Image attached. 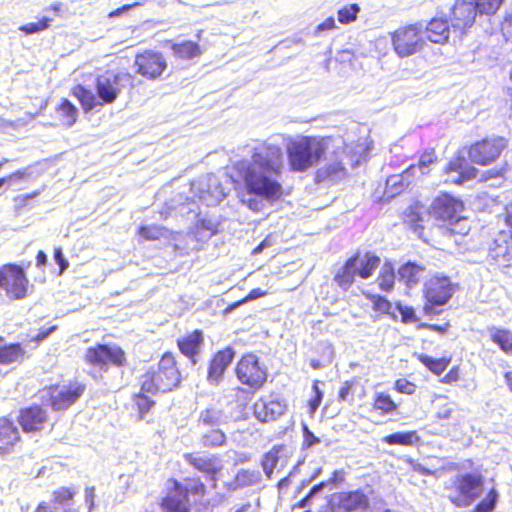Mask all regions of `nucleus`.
Masks as SVG:
<instances>
[{
    "label": "nucleus",
    "mask_w": 512,
    "mask_h": 512,
    "mask_svg": "<svg viewBox=\"0 0 512 512\" xmlns=\"http://www.w3.org/2000/svg\"><path fill=\"white\" fill-rule=\"evenodd\" d=\"M478 11L472 0H457L452 8V27L454 30H464L475 22Z\"/></svg>",
    "instance_id": "21"
},
{
    "label": "nucleus",
    "mask_w": 512,
    "mask_h": 512,
    "mask_svg": "<svg viewBox=\"0 0 512 512\" xmlns=\"http://www.w3.org/2000/svg\"><path fill=\"white\" fill-rule=\"evenodd\" d=\"M273 241L270 237H266L257 247L253 249L252 254L258 255L264 251V249L272 246Z\"/></svg>",
    "instance_id": "64"
},
{
    "label": "nucleus",
    "mask_w": 512,
    "mask_h": 512,
    "mask_svg": "<svg viewBox=\"0 0 512 512\" xmlns=\"http://www.w3.org/2000/svg\"><path fill=\"white\" fill-rule=\"evenodd\" d=\"M360 7L358 4H350L338 10V21L342 24H348L356 20Z\"/></svg>",
    "instance_id": "48"
},
{
    "label": "nucleus",
    "mask_w": 512,
    "mask_h": 512,
    "mask_svg": "<svg viewBox=\"0 0 512 512\" xmlns=\"http://www.w3.org/2000/svg\"><path fill=\"white\" fill-rule=\"evenodd\" d=\"M281 452H283L282 447H273L264 455L262 459V467L268 478L271 477L273 470L277 467Z\"/></svg>",
    "instance_id": "42"
},
{
    "label": "nucleus",
    "mask_w": 512,
    "mask_h": 512,
    "mask_svg": "<svg viewBox=\"0 0 512 512\" xmlns=\"http://www.w3.org/2000/svg\"><path fill=\"white\" fill-rule=\"evenodd\" d=\"M261 479V475L258 471H250V470H240L230 485L233 486V489H237L240 487H248L257 484Z\"/></svg>",
    "instance_id": "41"
},
{
    "label": "nucleus",
    "mask_w": 512,
    "mask_h": 512,
    "mask_svg": "<svg viewBox=\"0 0 512 512\" xmlns=\"http://www.w3.org/2000/svg\"><path fill=\"white\" fill-rule=\"evenodd\" d=\"M85 385L75 383L67 388L51 394V405L54 410H64L75 403L83 394Z\"/></svg>",
    "instance_id": "23"
},
{
    "label": "nucleus",
    "mask_w": 512,
    "mask_h": 512,
    "mask_svg": "<svg viewBox=\"0 0 512 512\" xmlns=\"http://www.w3.org/2000/svg\"><path fill=\"white\" fill-rule=\"evenodd\" d=\"M134 402L139 410V417L142 419L144 415L151 409L154 405V401L151 400L148 396H145L142 393L135 395Z\"/></svg>",
    "instance_id": "53"
},
{
    "label": "nucleus",
    "mask_w": 512,
    "mask_h": 512,
    "mask_svg": "<svg viewBox=\"0 0 512 512\" xmlns=\"http://www.w3.org/2000/svg\"><path fill=\"white\" fill-rule=\"evenodd\" d=\"M235 374L241 384L252 390H259L267 380V369L260 363L257 355L245 354L238 361Z\"/></svg>",
    "instance_id": "10"
},
{
    "label": "nucleus",
    "mask_w": 512,
    "mask_h": 512,
    "mask_svg": "<svg viewBox=\"0 0 512 512\" xmlns=\"http://www.w3.org/2000/svg\"><path fill=\"white\" fill-rule=\"evenodd\" d=\"M172 50L181 59H192L201 53L199 45L192 41L175 43L172 46Z\"/></svg>",
    "instance_id": "39"
},
{
    "label": "nucleus",
    "mask_w": 512,
    "mask_h": 512,
    "mask_svg": "<svg viewBox=\"0 0 512 512\" xmlns=\"http://www.w3.org/2000/svg\"><path fill=\"white\" fill-rule=\"evenodd\" d=\"M437 160L434 150L425 151L420 159L418 165H410L409 167H415L416 171L420 173V175H426L429 173V166L434 164Z\"/></svg>",
    "instance_id": "46"
},
{
    "label": "nucleus",
    "mask_w": 512,
    "mask_h": 512,
    "mask_svg": "<svg viewBox=\"0 0 512 512\" xmlns=\"http://www.w3.org/2000/svg\"><path fill=\"white\" fill-rule=\"evenodd\" d=\"M425 267L414 262H408L398 269V277L406 287H415L424 277Z\"/></svg>",
    "instance_id": "30"
},
{
    "label": "nucleus",
    "mask_w": 512,
    "mask_h": 512,
    "mask_svg": "<svg viewBox=\"0 0 512 512\" xmlns=\"http://www.w3.org/2000/svg\"><path fill=\"white\" fill-rule=\"evenodd\" d=\"M32 175L31 167H25L23 169H19L6 177L0 178V188L8 183L15 184L24 180H27Z\"/></svg>",
    "instance_id": "47"
},
{
    "label": "nucleus",
    "mask_w": 512,
    "mask_h": 512,
    "mask_svg": "<svg viewBox=\"0 0 512 512\" xmlns=\"http://www.w3.org/2000/svg\"><path fill=\"white\" fill-rule=\"evenodd\" d=\"M185 461L199 472L206 475L207 479L216 483V475L222 469L221 460L216 455H201L199 453L184 454Z\"/></svg>",
    "instance_id": "18"
},
{
    "label": "nucleus",
    "mask_w": 512,
    "mask_h": 512,
    "mask_svg": "<svg viewBox=\"0 0 512 512\" xmlns=\"http://www.w3.org/2000/svg\"><path fill=\"white\" fill-rule=\"evenodd\" d=\"M463 208L461 200L449 194H442L433 201L432 214L439 220L453 224L460 220Z\"/></svg>",
    "instance_id": "15"
},
{
    "label": "nucleus",
    "mask_w": 512,
    "mask_h": 512,
    "mask_svg": "<svg viewBox=\"0 0 512 512\" xmlns=\"http://www.w3.org/2000/svg\"><path fill=\"white\" fill-rule=\"evenodd\" d=\"M480 15H492L501 6L503 0H472Z\"/></svg>",
    "instance_id": "45"
},
{
    "label": "nucleus",
    "mask_w": 512,
    "mask_h": 512,
    "mask_svg": "<svg viewBox=\"0 0 512 512\" xmlns=\"http://www.w3.org/2000/svg\"><path fill=\"white\" fill-rule=\"evenodd\" d=\"M382 441L389 445L413 446L420 441L416 431L396 432L385 436Z\"/></svg>",
    "instance_id": "35"
},
{
    "label": "nucleus",
    "mask_w": 512,
    "mask_h": 512,
    "mask_svg": "<svg viewBox=\"0 0 512 512\" xmlns=\"http://www.w3.org/2000/svg\"><path fill=\"white\" fill-rule=\"evenodd\" d=\"M395 53L401 57H408L421 51L426 44L421 23L398 28L391 36Z\"/></svg>",
    "instance_id": "7"
},
{
    "label": "nucleus",
    "mask_w": 512,
    "mask_h": 512,
    "mask_svg": "<svg viewBox=\"0 0 512 512\" xmlns=\"http://www.w3.org/2000/svg\"><path fill=\"white\" fill-rule=\"evenodd\" d=\"M203 343V335L199 330L194 331L186 338L178 341L180 351L190 359L192 363L196 364L195 356L199 353L200 347Z\"/></svg>",
    "instance_id": "31"
},
{
    "label": "nucleus",
    "mask_w": 512,
    "mask_h": 512,
    "mask_svg": "<svg viewBox=\"0 0 512 512\" xmlns=\"http://www.w3.org/2000/svg\"><path fill=\"white\" fill-rule=\"evenodd\" d=\"M168 484V493L162 500V507L167 512H189L186 490L176 480H169Z\"/></svg>",
    "instance_id": "20"
},
{
    "label": "nucleus",
    "mask_w": 512,
    "mask_h": 512,
    "mask_svg": "<svg viewBox=\"0 0 512 512\" xmlns=\"http://www.w3.org/2000/svg\"><path fill=\"white\" fill-rule=\"evenodd\" d=\"M397 309L401 314L402 321L404 323H411L417 321V317L415 311L412 307L403 306L401 304L397 305Z\"/></svg>",
    "instance_id": "57"
},
{
    "label": "nucleus",
    "mask_w": 512,
    "mask_h": 512,
    "mask_svg": "<svg viewBox=\"0 0 512 512\" xmlns=\"http://www.w3.org/2000/svg\"><path fill=\"white\" fill-rule=\"evenodd\" d=\"M85 360L90 366L89 374L100 380L109 364L121 367L126 362L125 352L117 345L98 344L86 350Z\"/></svg>",
    "instance_id": "6"
},
{
    "label": "nucleus",
    "mask_w": 512,
    "mask_h": 512,
    "mask_svg": "<svg viewBox=\"0 0 512 512\" xmlns=\"http://www.w3.org/2000/svg\"><path fill=\"white\" fill-rule=\"evenodd\" d=\"M395 388L400 393L413 394L415 392V385L406 379H398L395 382Z\"/></svg>",
    "instance_id": "59"
},
{
    "label": "nucleus",
    "mask_w": 512,
    "mask_h": 512,
    "mask_svg": "<svg viewBox=\"0 0 512 512\" xmlns=\"http://www.w3.org/2000/svg\"><path fill=\"white\" fill-rule=\"evenodd\" d=\"M502 34L507 41L512 42V11L505 17L501 26Z\"/></svg>",
    "instance_id": "60"
},
{
    "label": "nucleus",
    "mask_w": 512,
    "mask_h": 512,
    "mask_svg": "<svg viewBox=\"0 0 512 512\" xmlns=\"http://www.w3.org/2000/svg\"><path fill=\"white\" fill-rule=\"evenodd\" d=\"M450 34V28L448 21L444 18L435 17L429 21V23L423 27V35L425 40L436 43L444 44L448 41Z\"/></svg>",
    "instance_id": "27"
},
{
    "label": "nucleus",
    "mask_w": 512,
    "mask_h": 512,
    "mask_svg": "<svg viewBox=\"0 0 512 512\" xmlns=\"http://www.w3.org/2000/svg\"><path fill=\"white\" fill-rule=\"evenodd\" d=\"M200 444L205 448H218L226 444V434L221 427L196 428Z\"/></svg>",
    "instance_id": "29"
},
{
    "label": "nucleus",
    "mask_w": 512,
    "mask_h": 512,
    "mask_svg": "<svg viewBox=\"0 0 512 512\" xmlns=\"http://www.w3.org/2000/svg\"><path fill=\"white\" fill-rule=\"evenodd\" d=\"M191 189L198 194L199 199L207 206H213L222 201L226 193L215 175L209 174L192 182Z\"/></svg>",
    "instance_id": "14"
},
{
    "label": "nucleus",
    "mask_w": 512,
    "mask_h": 512,
    "mask_svg": "<svg viewBox=\"0 0 512 512\" xmlns=\"http://www.w3.org/2000/svg\"><path fill=\"white\" fill-rule=\"evenodd\" d=\"M498 500V493L491 489L487 496L476 506V512H492Z\"/></svg>",
    "instance_id": "52"
},
{
    "label": "nucleus",
    "mask_w": 512,
    "mask_h": 512,
    "mask_svg": "<svg viewBox=\"0 0 512 512\" xmlns=\"http://www.w3.org/2000/svg\"><path fill=\"white\" fill-rule=\"evenodd\" d=\"M336 28V24H335V20L333 17H328L327 19H325L322 23H320L317 27H316V34L317 33H320V32H323V31H327V30H332V29H335Z\"/></svg>",
    "instance_id": "63"
},
{
    "label": "nucleus",
    "mask_w": 512,
    "mask_h": 512,
    "mask_svg": "<svg viewBox=\"0 0 512 512\" xmlns=\"http://www.w3.org/2000/svg\"><path fill=\"white\" fill-rule=\"evenodd\" d=\"M20 439V433L14 421L7 417L0 418V442L13 445Z\"/></svg>",
    "instance_id": "34"
},
{
    "label": "nucleus",
    "mask_w": 512,
    "mask_h": 512,
    "mask_svg": "<svg viewBox=\"0 0 512 512\" xmlns=\"http://www.w3.org/2000/svg\"><path fill=\"white\" fill-rule=\"evenodd\" d=\"M56 111L62 125L71 127L75 124L78 117V109L68 99H63Z\"/></svg>",
    "instance_id": "36"
},
{
    "label": "nucleus",
    "mask_w": 512,
    "mask_h": 512,
    "mask_svg": "<svg viewBox=\"0 0 512 512\" xmlns=\"http://www.w3.org/2000/svg\"><path fill=\"white\" fill-rule=\"evenodd\" d=\"M46 420V411L39 406H32L22 410L18 417V422L24 432L41 430Z\"/></svg>",
    "instance_id": "26"
},
{
    "label": "nucleus",
    "mask_w": 512,
    "mask_h": 512,
    "mask_svg": "<svg viewBox=\"0 0 512 512\" xmlns=\"http://www.w3.org/2000/svg\"><path fill=\"white\" fill-rule=\"evenodd\" d=\"M28 280L23 269L16 264H7L0 268V288L14 299L26 296Z\"/></svg>",
    "instance_id": "13"
},
{
    "label": "nucleus",
    "mask_w": 512,
    "mask_h": 512,
    "mask_svg": "<svg viewBox=\"0 0 512 512\" xmlns=\"http://www.w3.org/2000/svg\"><path fill=\"white\" fill-rule=\"evenodd\" d=\"M508 140L501 136H493L478 141L470 146L468 156L472 163L489 165L496 161L507 148Z\"/></svg>",
    "instance_id": "11"
},
{
    "label": "nucleus",
    "mask_w": 512,
    "mask_h": 512,
    "mask_svg": "<svg viewBox=\"0 0 512 512\" xmlns=\"http://www.w3.org/2000/svg\"><path fill=\"white\" fill-rule=\"evenodd\" d=\"M328 142L324 138L303 136L287 145L289 165L294 172H305L317 165L325 155Z\"/></svg>",
    "instance_id": "2"
},
{
    "label": "nucleus",
    "mask_w": 512,
    "mask_h": 512,
    "mask_svg": "<svg viewBox=\"0 0 512 512\" xmlns=\"http://www.w3.org/2000/svg\"><path fill=\"white\" fill-rule=\"evenodd\" d=\"M180 379L174 357L166 353L156 369L151 368L142 376L141 391L151 394L169 392L179 385Z\"/></svg>",
    "instance_id": "4"
},
{
    "label": "nucleus",
    "mask_w": 512,
    "mask_h": 512,
    "mask_svg": "<svg viewBox=\"0 0 512 512\" xmlns=\"http://www.w3.org/2000/svg\"><path fill=\"white\" fill-rule=\"evenodd\" d=\"M234 169L248 194L265 200H277L282 196L284 156L279 145L270 140L263 142L253 148L251 159L236 162Z\"/></svg>",
    "instance_id": "1"
},
{
    "label": "nucleus",
    "mask_w": 512,
    "mask_h": 512,
    "mask_svg": "<svg viewBox=\"0 0 512 512\" xmlns=\"http://www.w3.org/2000/svg\"><path fill=\"white\" fill-rule=\"evenodd\" d=\"M331 503L337 504L340 512H363L367 509L369 501L363 492L353 491L332 495Z\"/></svg>",
    "instance_id": "19"
},
{
    "label": "nucleus",
    "mask_w": 512,
    "mask_h": 512,
    "mask_svg": "<svg viewBox=\"0 0 512 512\" xmlns=\"http://www.w3.org/2000/svg\"><path fill=\"white\" fill-rule=\"evenodd\" d=\"M229 417L218 407H208L198 414L196 428L221 427L228 422Z\"/></svg>",
    "instance_id": "28"
},
{
    "label": "nucleus",
    "mask_w": 512,
    "mask_h": 512,
    "mask_svg": "<svg viewBox=\"0 0 512 512\" xmlns=\"http://www.w3.org/2000/svg\"><path fill=\"white\" fill-rule=\"evenodd\" d=\"M395 272L390 262H385L377 278L379 288L384 292H390L394 287Z\"/></svg>",
    "instance_id": "40"
},
{
    "label": "nucleus",
    "mask_w": 512,
    "mask_h": 512,
    "mask_svg": "<svg viewBox=\"0 0 512 512\" xmlns=\"http://www.w3.org/2000/svg\"><path fill=\"white\" fill-rule=\"evenodd\" d=\"M54 260L59 265V268H60L59 274H62L69 266V263L65 259L61 248H56L54 250Z\"/></svg>",
    "instance_id": "61"
},
{
    "label": "nucleus",
    "mask_w": 512,
    "mask_h": 512,
    "mask_svg": "<svg viewBox=\"0 0 512 512\" xmlns=\"http://www.w3.org/2000/svg\"><path fill=\"white\" fill-rule=\"evenodd\" d=\"M491 340L506 354L512 353V331L498 327L488 328Z\"/></svg>",
    "instance_id": "33"
},
{
    "label": "nucleus",
    "mask_w": 512,
    "mask_h": 512,
    "mask_svg": "<svg viewBox=\"0 0 512 512\" xmlns=\"http://www.w3.org/2000/svg\"><path fill=\"white\" fill-rule=\"evenodd\" d=\"M137 71L149 79L158 78L167 67L164 56L159 52L146 51L137 55L135 60Z\"/></svg>",
    "instance_id": "16"
},
{
    "label": "nucleus",
    "mask_w": 512,
    "mask_h": 512,
    "mask_svg": "<svg viewBox=\"0 0 512 512\" xmlns=\"http://www.w3.org/2000/svg\"><path fill=\"white\" fill-rule=\"evenodd\" d=\"M457 289L458 284L452 282L448 276L442 273L431 276L424 284V312L428 315L439 314V308L450 301Z\"/></svg>",
    "instance_id": "5"
},
{
    "label": "nucleus",
    "mask_w": 512,
    "mask_h": 512,
    "mask_svg": "<svg viewBox=\"0 0 512 512\" xmlns=\"http://www.w3.org/2000/svg\"><path fill=\"white\" fill-rule=\"evenodd\" d=\"M347 175V170L341 160L335 159L325 163L320 167L315 176L317 183L333 185L343 180Z\"/></svg>",
    "instance_id": "24"
},
{
    "label": "nucleus",
    "mask_w": 512,
    "mask_h": 512,
    "mask_svg": "<svg viewBox=\"0 0 512 512\" xmlns=\"http://www.w3.org/2000/svg\"><path fill=\"white\" fill-rule=\"evenodd\" d=\"M338 472L335 471L333 473V477H331L330 479H328L327 481H322L316 485H314L308 492V496L311 498V499H314L315 497H317L319 494H321L325 488H330L332 489V486L333 484L336 482V476H337Z\"/></svg>",
    "instance_id": "54"
},
{
    "label": "nucleus",
    "mask_w": 512,
    "mask_h": 512,
    "mask_svg": "<svg viewBox=\"0 0 512 512\" xmlns=\"http://www.w3.org/2000/svg\"><path fill=\"white\" fill-rule=\"evenodd\" d=\"M419 360L421 361V363H423L429 370H431L433 373L437 374V375H440L441 373H443L448 364H449V360H446L444 358L442 359H434L428 355H420L419 356Z\"/></svg>",
    "instance_id": "44"
},
{
    "label": "nucleus",
    "mask_w": 512,
    "mask_h": 512,
    "mask_svg": "<svg viewBox=\"0 0 512 512\" xmlns=\"http://www.w3.org/2000/svg\"><path fill=\"white\" fill-rule=\"evenodd\" d=\"M422 212L420 211V208L410 207L406 212L404 216V223L408 225L415 233L420 234V231L423 229L422 222H423V216Z\"/></svg>",
    "instance_id": "43"
},
{
    "label": "nucleus",
    "mask_w": 512,
    "mask_h": 512,
    "mask_svg": "<svg viewBox=\"0 0 512 512\" xmlns=\"http://www.w3.org/2000/svg\"><path fill=\"white\" fill-rule=\"evenodd\" d=\"M416 171L415 167H408L401 174L391 175L386 180V189L391 196L401 193L405 188L403 178L409 177L410 173Z\"/></svg>",
    "instance_id": "37"
},
{
    "label": "nucleus",
    "mask_w": 512,
    "mask_h": 512,
    "mask_svg": "<svg viewBox=\"0 0 512 512\" xmlns=\"http://www.w3.org/2000/svg\"><path fill=\"white\" fill-rule=\"evenodd\" d=\"M132 85V76L126 72L108 70L96 79V94L101 105L113 103L123 88Z\"/></svg>",
    "instance_id": "9"
},
{
    "label": "nucleus",
    "mask_w": 512,
    "mask_h": 512,
    "mask_svg": "<svg viewBox=\"0 0 512 512\" xmlns=\"http://www.w3.org/2000/svg\"><path fill=\"white\" fill-rule=\"evenodd\" d=\"M374 408L381 410L383 413H390L397 408V405L389 395L379 393L375 398Z\"/></svg>",
    "instance_id": "49"
},
{
    "label": "nucleus",
    "mask_w": 512,
    "mask_h": 512,
    "mask_svg": "<svg viewBox=\"0 0 512 512\" xmlns=\"http://www.w3.org/2000/svg\"><path fill=\"white\" fill-rule=\"evenodd\" d=\"M380 265V258L370 252L355 253L344 264L339 266L333 276V282L343 291H348L353 285L355 277L370 278Z\"/></svg>",
    "instance_id": "3"
},
{
    "label": "nucleus",
    "mask_w": 512,
    "mask_h": 512,
    "mask_svg": "<svg viewBox=\"0 0 512 512\" xmlns=\"http://www.w3.org/2000/svg\"><path fill=\"white\" fill-rule=\"evenodd\" d=\"M235 351L232 347H226L214 354L210 360L207 381L209 384L217 386L224 378L225 371L232 363Z\"/></svg>",
    "instance_id": "17"
},
{
    "label": "nucleus",
    "mask_w": 512,
    "mask_h": 512,
    "mask_svg": "<svg viewBox=\"0 0 512 512\" xmlns=\"http://www.w3.org/2000/svg\"><path fill=\"white\" fill-rule=\"evenodd\" d=\"M303 446L306 448L313 447L316 444L320 443V439L314 435L312 431L309 430L306 424H303Z\"/></svg>",
    "instance_id": "58"
},
{
    "label": "nucleus",
    "mask_w": 512,
    "mask_h": 512,
    "mask_svg": "<svg viewBox=\"0 0 512 512\" xmlns=\"http://www.w3.org/2000/svg\"><path fill=\"white\" fill-rule=\"evenodd\" d=\"M167 230L160 226H142L139 228V235L146 240H156L165 237Z\"/></svg>",
    "instance_id": "50"
},
{
    "label": "nucleus",
    "mask_w": 512,
    "mask_h": 512,
    "mask_svg": "<svg viewBox=\"0 0 512 512\" xmlns=\"http://www.w3.org/2000/svg\"><path fill=\"white\" fill-rule=\"evenodd\" d=\"M447 172L458 173L456 178L451 179L452 182L457 184H461L464 181L472 178H479V180L483 182L493 181L491 185L498 186L504 179L506 165H503L500 168H492L479 173L476 168L468 165L464 157H458L449 163Z\"/></svg>",
    "instance_id": "8"
},
{
    "label": "nucleus",
    "mask_w": 512,
    "mask_h": 512,
    "mask_svg": "<svg viewBox=\"0 0 512 512\" xmlns=\"http://www.w3.org/2000/svg\"><path fill=\"white\" fill-rule=\"evenodd\" d=\"M255 417L261 422H269L276 420L284 414L286 405L279 400L265 401L259 399L253 406Z\"/></svg>",
    "instance_id": "25"
},
{
    "label": "nucleus",
    "mask_w": 512,
    "mask_h": 512,
    "mask_svg": "<svg viewBox=\"0 0 512 512\" xmlns=\"http://www.w3.org/2000/svg\"><path fill=\"white\" fill-rule=\"evenodd\" d=\"M483 486L480 475L467 473L458 477L456 492L449 495V500L457 507L471 505L481 494Z\"/></svg>",
    "instance_id": "12"
},
{
    "label": "nucleus",
    "mask_w": 512,
    "mask_h": 512,
    "mask_svg": "<svg viewBox=\"0 0 512 512\" xmlns=\"http://www.w3.org/2000/svg\"><path fill=\"white\" fill-rule=\"evenodd\" d=\"M53 21L52 17L44 16L38 22H31L20 27V30L26 34H34L47 29L50 22Z\"/></svg>",
    "instance_id": "51"
},
{
    "label": "nucleus",
    "mask_w": 512,
    "mask_h": 512,
    "mask_svg": "<svg viewBox=\"0 0 512 512\" xmlns=\"http://www.w3.org/2000/svg\"><path fill=\"white\" fill-rule=\"evenodd\" d=\"M186 490V494L191 492L194 495H203L205 492V485L199 479H189L187 484L183 487Z\"/></svg>",
    "instance_id": "56"
},
{
    "label": "nucleus",
    "mask_w": 512,
    "mask_h": 512,
    "mask_svg": "<svg viewBox=\"0 0 512 512\" xmlns=\"http://www.w3.org/2000/svg\"><path fill=\"white\" fill-rule=\"evenodd\" d=\"M73 94L78 98L80 101L82 108L85 111H90L94 109L97 105H101L99 102H101L97 94L95 95L92 91L86 89L85 87L79 85L77 86Z\"/></svg>",
    "instance_id": "38"
},
{
    "label": "nucleus",
    "mask_w": 512,
    "mask_h": 512,
    "mask_svg": "<svg viewBox=\"0 0 512 512\" xmlns=\"http://www.w3.org/2000/svg\"><path fill=\"white\" fill-rule=\"evenodd\" d=\"M370 301L373 303V308L376 311L388 313L391 308V303L380 295H367Z\"/></svg>",
    "instance_id": "55"
},
{
    "label": "nucleus",
    "mask_w": 512,
    "mask_h": 512,
    "mask_svg": "<svg viewBox=\"0 0 512 512\" xmlns=\"http://www.w3.org/2000/svg\"><path fill=\"white\" fill-rule=\"evenodd\" d=\"M25 351L19 343L6 344L0 338V364H11L23 359Z\"/></svg>",
    "instance_id": "32"
},
{
    "label": "nucleus",
    "mask_w": 512,
    "mask_h": 512,
    "mask_svg": "<svg viewBox=\"0 0 512 512\" xmlns=\"http://www.w3.org/2000/svg\"><path fill=\"white\" fill-rule=\"evenodd\" d=\"M75 492L69 488H59L53 492L52 507L40 504L35 512H78L72 507Z\"/></svg>",
    "instance_id": "22"
},
{
    "label": "nucleus",
    "mask_w": 512,
    "mask_h": 512,
    "mask_svg": "<svg viewBox=\"0 0 512 512\" xmlns=\"http://www.w3.org/2000/svg\"><path fill=\"white\" fill-rule=\"evenodd\" d=\"M84 501H85V504L88 508V512H92V510L94 509V506H95V503H94V499H95V488L94 487H87L85 489V495H84Z\"/></svg>",
    "instance_id": "62"
}]
</instances>
